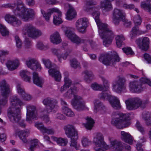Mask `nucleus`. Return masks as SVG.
I'll use <instances>...</instances> for the list:
<instances>
[{"instance_id":"42","label":"nucleus","mask_w":151,"mask_h":151,"mask_svg":"<svg viewBox=\"0 0 151 151\" xmlns=\"http://www.w3.org/2000/svg\"><path fill=\"white\" fill-rule=\"evenodd\" d=\"M101 6L104 8L106 11H109L111 10L112 8V6L109 2L106 1L104 2L101 3Z\"/></svg>"},{"instance_id":"53","label":"nucleus","mask_w":151,"mask_h":151,"mask_svg":"<svg viewBox=\"0 0 151 151\" xmlns=\"http://www.w3.org/2000/svg\"><path fill=\"white\" fill-rule=\"evenodd\" d=\"M35 126L38 129L42 132L45 127L42 122H37L35 123Z\"/></svg>"},{"instance_id":"44","label":"nucleus","mask_w":151,"mask_h":151,"mask_svg":"<svg viewBox=\"0 0 151 151\" xmlns=\"http://www.w3.org/2000/svg\"><path fill=\"white\" fill-rule=\"evenodd\" d=\"M122 7L123 8L127 9H134L138 13L139 12V9L135 8L133 4H123Z\"/></svg>"},{"instance_id":"58","label":"nucleus","mask_w":151,"mask_h":151,"mask_svg":"<svg viewBox=\"0 0 151 151\" xmlns=\"http://www.w3.org/2000/svg\"><path fill=\"white\" fill-rule=\"evenodd\" d=\"M64 82V84L66 86L67 88H69L71 84L72 81L67 76L65 77Z\"/></svg>"},{"instance_id":"61","label":"nucleus","mask_w":151,"mask_h":151,"mask_svg":"<svg viewBox=\"0 0 151 151\" xmlns=\"http://www.w3.org/2000/svg\"><path fill=\"white\" fill-rule=\"evenodd\" d=\"M52 51L53 54L57 56L59 61H60V58H61V56H59L60 55H59V52H60V50L58 49H53L52 50Z\"/></svg>"},{"instance_id":"10","label":"nucleus","mask_w":151,"mask_h":151,"mask_svg":"<svg viewBox=\"0 0 151 151\" xmlns=\"http://www.w3.org/2000/svg\"><path fill=\"white\" fill-rule=\"evenodd\" d=\"M112 91L117 93L126 92L127 86L124 78L119 77L113 81L112 84Z\"/></svg>"},{"instance_id":"62","label":"nucleus","mask_w":151,"mask_h":151,"mask_svg":"<svg viewBox=\"0 0 151 151\" xmlns=\"http://www.w3.org/2000/svg\"><path fill=\"white\" fill-rule=\"evenodd\" d=\"M22 99L24 100L28 101L30 100L31 99V96L30 95L26 93H25V94L23 95L22 97Z\"/></svg>"},{"instance_id":"50","label":"nucleus","mask_w":151,"mask_h":151,"mask_svg":"<svg viewBox=\"0 0 151 151\" xmlns=\"http://www.w3.org/2000/svg\"><path fill=\"white\" fill-rule=\"evenodd\" d=\"M70 64L71 67L75 69L79 66V63L75 59L70 60Z\"/></svg>"},{"instance_id":"28","label":"nucleus","mask_w":151,"mask_h":151,"mask_svg":"<svg viewBox=\"0 0 151 151\" xmlns=\"http://www.w3.org/2000/svg\"><path fill=\"white\" fill-rule=\"evenodd\" d=\"M6 65L9 70H13L18 67L19 61L18 60L13 61H8L6 63Z\"/></svg>"},{"instance_id":"63","label":"nucleus","mask_w":151,"mask_h":151,"mask_svg":"<svg viewBox=\"0 0 151 151\" xmlns=\"http://www.w3.org/2000/svg\"><path fill=\"white\" fill-rule=\"evenodd\" d=\"M144 58L148 63H151V57L149 54H145L144 55Z\"/></svg>"},{"instance_id":"16","label":"nucleus","mask_w":151,"mask_h":151,"mask_svg":"<svg viewBox=\"0 0 151 151\" xmlns=\"http://www.w3.org/2000/svg\"><path fill=\"white\" fill-rule=\"evenodd\" d=\"M81 97L78 95H75L74 97L72 100L71 104L74 108L78 111H81L86 109L84 102L81 101Z\"/></svg>"},{"instance_id":"15","label":"nucleus","mask_w":151,"mask_h":151,"mask_svg":"<svg viewBox=\"0 0 151 151\" xmlns=\"http://www.w3.org/2000/svg\"><path fill=\"white\" fill-rule=\"evenodd\" d=\"M124 11L120 9L115 8L112 12V19L113 22L115 25H118L121 21H124L126 17Z\"/></svg>"},{"instance_id":"26","label":"nucleus","mask_w":151,"mask_h":151,"mask_svg":"<svg viewBox=\"0 0 151 151\" xmlns=\"http://www.w3.org/2000/svg\"><path fill=\"white\" fill-rule=\"evenodd\" d=\"M121 137L122 139L125 142L130 145L132 144V138L131 135L128 133L123 131H121Z\"/></svg>"},{"instance_id":"39","label":"nucleus","mask_w":151,"mask_h":151,"mask_svg":"<svg viewBox=\"0 0 151 151\" xmlns=\"http://www.w3.org/2000/svg\"><path fill=\"white\" fill-rule=\"evenodd\" d=\"M142 117L145 121V123L147 126H150L151 125V123L150 121L151 115L149 112H144L142 114Z\"/></svg>"},{"instance_id":"54","label":"nucleus","mask_w":151,"mask_h":151,"mask_svg":"<svg viewBox=\"0 0 151 151\" xmlns=\"http://www.w3.org/2000/svg\"><path fill=\"white\" fill-rule=\"evenodd\" d=\"M15 40L16 42L17 47L19 48H21L22 46V43L20 39L17 36L15 37Z\"/></svg>"},{"instance_id":"37","label":"nucleus","mask_w":151,"mask_h":151,"mask_svg":"<svg viewBox=\"0 0 151 151\" xmlns=\"http://www.w3.org/2000/svg\"><path fill=\"white\" fill-rule=\"evenodd\" d=\"M8 97L0 96V115L1 113V107L5 106L7 103Z\"/></svg>"},{"instance_id":"18","label":"nucleus","mask_w":151,"mask_h":151,"mask_svg":"<svg viewBox=\"0 0 151 151\" xmlns=\"http://www.w3.org/2000/svg\"><path fill=\"white\" fill-rule=\"evenodd\" d=\"M133 20L135 26L132 28L130 32V36L132 39L134 38L137 35L139 31L138 26L140 25L142 22V19L139 15L135 16L133 18Z\"/></svg>"},{"instance_id":"24","label":"nucleus","mask_w":151,"mask_h":151,"mask_svg":"<svg viewBox=\"0 0 151 151\" xmlns=\"http://www.w3.org/2000/svg\"><path fill=\"white\" fill-rule=\"evenodd\" d=\"M32 75V79L34 84L40 87H42L44 82L43 80L39 76L38 74L37 73L34 72Z\"/></svg>"},{"instance_id":"22","label":"nucleus","mask_w":151,"mask_h":151,"mask_svg":"<svg viewBox=\"0 0 151 151\" xmlns=\"http://www.w3.org/2000/svg\"><path fill=\"white\" fill-rule=\"evenodd\" d=\"M0 90L1 95L8 96L10 92L9 86L4 80H2L0 82Z\"/></svg>"},{"instance_id":"23","label":"nucleus","mask_w":151,"mask_h":151,"mask_svg":"<svg viewBox=\"0 0 151 151\" xmlns=\"http://www.w3.org/2000/svg\"><path fill=\"white\" fill-rule=\"evenodd\" d=\"M48 73L56 81H60L61 78V75L58 70L56 68H52L49 70Z\"/></svg>"},{"instance_id":"6","label":"nucleus","mask_w":151,"mask_h":151,"mask_svg":"<svg viewBox=\"0 0 151 151\" xmlns=\"http://www.w3.org/2000/svg\"><path fill=\"white\" fill-rule=\"evenodd\" d=\"M140 83L137 81H131L129 83V90L132 93H140L146 88V84L151 87V81L146 78H142L140 79Z\"/></svg>"},{"instance_id":"8","label":"nucleus","mask_w":151,"mask_h":151,"mask_svg":"<svg viewBox=\"0 0 151 151\" xmlns=\"http://www.w3.org/2000/svg\"><path fill=\"white\" fill-rule=\"evenodd\" d=\"M64 129L67 137L70 139V146L78 150V148L77 140L78 139V133L77 131L73 126L70 125L65 126Z\"/></svg>"},{"instance_id":"49","label":"nucleus","mask_w":151,"mask_h":151,"mask_svg":"<svg viewBox=\"0 0 151 151\" xmlns=\"http://www.w3.org/2000/svg\"><path fill=\"white\" fill-rule=\"evenodd\" d=\"M9 53V52L7 50H1L0 51V59L2 63H4L5 60L4 59H3V58L8 55Z\"/></svg>"},{"instance_id":"27","label":"nucleus","mask_w":151,"mask_h":151,"mask_svg":"<svg viewBox=\"0 0 151 151\" xmlns=\"http://www.w3.org/2000/svg\"><path fill=\"white\" fill-rule=\"evenodd\" d=\"M82 74L84 75L83 78L86 82L88 83L91 82L93 79V73L91 71L86 70L83 71Z\"/></svg>"},{"instance_id":"19","label":"nucleus","mask_w":151,"mask_h":151,"mask_svg":"<svg viewBox=\"0 0 151 151\" xmlns=\"http://www.w3.org/2000/svg\"><path fill=\"white\" fill-rule=\"evenodd\" d=\"M136 43L142 50L146 51L148 47L150 40L147 37H142L136 40Z\"/></svg>"},{"instance_id":"14","label":"nucleus","mask_w":151,"mask_h":151,"mask_svg":"<svg viewBox=\"0 0 151 151\" xmlns=\"http://www.w3.org/2000/svg\"><path fill=\"white\" fill-rule=\"evenodd\" d=\"M42 103L44 105L46 106L47 113L55 112V109L58 106V101L56 99L50 97H47L43 100Z\"/></svg>"},{"instance_id":"40","label":"nucleus","mask_w":151,"mask_h":151,"mask_svg":"<svg viewBox=\"0 0 151 151\" xmlns=\"http://www.w3.org/2000/svg\"><path fill=\"white\" fill-rule=\"evenodd\" d=\"M62 111L63 113L68 116L72 117L74 115V112L67 106H64L63 107Z\"/></svg>"},{"instance_id":"5","label":"nucleus","mask_w":151,"mask_h":151,"mask_svg":"<svg viewBox=\"0 0 151 151\" xmlns=\"http://www.w3.org/2000/svg\"><path fill=\"white\" fill-rule=\"evenodd\" d=\"M104 85L105 88V91L99 95V97L101 99H107L109 101L111 106L115 109H119L120 108V102L118 99L116 97L111 96L108 91L110 85L108 82L105 80L104 82ZM103 91L104 89L101 85L95 83V90Z\"/></svg>"},{"instance_id":"1","label":"nucleus","mask_w":151,"mask_h":151,"mask_svg":"<svg viewBox=\"0 0 151 151\" xmlns=\"http://www.w3.org/2000/svg\"><path fill=\"white\" fill-rule=\"evenodd\" d=\"M5 8L14 9L13 12L16 16L24 22H28L32 20L35 17V13L31 9H27L21 0H17L12 4H7L2 5Z\"/></svg>"},{"instance_id":"51","label":"nucleus","mask_w":151,"mask_h":151,"mask_svg":"<svg viewBox=\"0 0 151 151\" xmlns=\"http://www.w3.org/2000/svg\"><path fill=\"white\" fill-rule=\"evenodd\" d=\"M38 140L34 139L31 141V145L29 148L30 151H33V149L38 145Z\"/></svg>"},{"instance_id":"34","label":"nucleus","mask_w":151,"mask_h":151,"mask_svg":"<svg viewBox=\"0 0 151 151\" xmlns=\"http://www.w3.org/2000/svg\"><path fill=\"white\" fill-rule=\"evenodd\" d=\"M54 140L56 141L58 144L60 146H65L68 143V140L67 138H63L61 137H54Z\"/></svg>"},{"instance_id":"48","label":"nucleus","mask_w":151,"mask_h":151,"mask_svg":"<svg viewBox=\"0 0 151 151\" xmlns=\"http://www.w3.org/2000/svg\"><path fill=\"white\" fill-rule=\"evenodd\" d=\"M17 87L18 93L21 97L25 94L26 92L24 89L23 88L21 85L19 84L17 85Z\"/></svg>"},{"instance_id":"30","label":"nucleus","mask_w":151,"mask_h":151,"mask_svg":"<svg viewBox=\"0 0 151 151\" xmlns=\"http://www.w3.org/2000/svg\"><path fill=\"white\" fill-rule=\"evenodd\" d=\"M51 42L54 44H58L61 42V39L59 33L56 32L50 36Z\"/></svg>"},{"instance_id":"43","label":"nucleus","mask_w":151,"mask_h":151,"mask_svg":"<svg viewBox=\"0 0 151 151\" xmlns=\"http://www.w3.org/2000/svg\"><path fill=\"white\" fill-rule=\"evenodd\" d=\"M0 32L2 36H6L9 35V32L6 27L3 24H0Z\"/></svg>"},{"instance_id":"4","label":"nucleus","mask_w":151,"mask_h":151,"mask_svg":"<svg viewBox=\"0 0 151 151\" xmlns=\"http://www.w3.org/2000/svg\"><path fill=\"white\" fill-rule=\"evenodd\" d=\"M100 12H95V21L99 29V33L103 39V45L106 47L110 45L114 38V34L106 24L101 23L99 19Z\"/></svg>"},{"instance_id":"64","label":"nucleus","mask_w":151,"mask_h":151,"mask_svg":"<svg viewBox=\"0 0 151 151\" xmlns=\"http://www.w3.org/2000/svg\"><path fill=\"white\" fill-rule=\"evenodd\" d=\"M55 118L60 120H65L66 117L63 114L60 113H57L55 116Z\"/></svg>"},{"instance_id":"38","label":"nucleus","mask_w":151,"mask_h":151,"mask_svg":"<svg viewBox=\"0 0 151 151\" xmlns=\"http://www.w3.org/2000/svg\"><path fill=\"white\" fill-rule=\"evenodd\" d=\"M86 123L84 124L86 128L88 130H91L93 126L94 120L91 118L87 117L86 119Z\"/></svg>"},{"instance_id":"9","label":"nucleus","mask_w":151,"mask_h":151,"mask_svg":"<svg viewBox=\"0 0 151 151\" xmlns=\"http://www.w3.org/2000/svg\"><path fill=\"white\" fill-rule=\"evenodd\" d=\"M99 60L106 65H112L119 62L120 58L116 52L113 51L111 53L101 55L99 58Z\"/></svg>"},{"instance_id":"20","label":"nucleus","mask_w":151,"mask_h":151,"mask_svg":"<svg viewBox=\"0 0 151 151\" xmlns=\"http://www.w3.org/2000/svg\"><path fill=\"white\" fill-rule=\"evenodd\" d=\"M5 20L14 27H18L21 24V21L13 15L6 14L5 16Z\"/></svg>"},{"instance_id":"31","label":"nucleus","mask_w":151,"mask_h":151,"mask_svg":"<svg viewBox=\"0 0 151 151\" xmlns=\"http://www.w3.org/2000/svg\"><path fill=\"white\" fill-rule=\"evenodd\" d=\"M19 136L20 139L22 140L24 143H27V140L26 137L29 134V130L27 129L24 131L22 130L19 131Z\"/></svg>"},{"instance_id":"13","label":"nucleus","mask_w":151,"mask_h":151,"mask_svg":"<svg viewBox=\"0 0 151 151\" xmlns=\"http://www.w3.org/2000/svg\"><path fill=\"white\" fill-rule=\"evenodd\" d=\"M63 30L66 36L72 42L77 45H78L81 43H85L88 41L86 40L79 38L72 31L70 27H64L63 28Z\"/></svg>"},{"instance_id":"35","label":"nucleus","mask_w":151,"mask_h":151,"mask_svg":"<svg viewBox=\"0 0 151 151\" xmlns=\"http://www.w3.org/2000/svg\"><path fill=\"white\" fill-rule=\"evenodd\" d=\"M115 39L116 41V44L118 47H120L122 46L123 41L125 40V37L122 35H117Z\"/></svg>"},{"instance_id":"57","label":"nucleus","mask_w":151,"mask_h":151,"mask_svg":"<svg viewBox=\"0 0 151 151\" xmlns=\"http://www.w3.org/2000/svg\"><path fill=\"white\" fill-rule=\"evenodd\" d=\"M122 50L127 55H132L134 53L130 47L124 48H122Z\"/></svg>"},{"instance_id":"3","label":"nucleus","mask_w":151,"mask_h":151,"mask_svg":"<svg viewBox=\"0 0 151 151\" xmlns=\"http://www.w3.org/2000/svg\"><path fill=\"white\" fill-rule=\"evenodd\" d=\"M109 140L110 143V146L105 142L102 134L100 133H97L96 135V141H95V150L104 151V149H110L111 151H122L123 147L121 142L114 139L111 137L109 138Z\"/></svg>"},{"instance_id":"12","label":"nucleus","mask_w":151,"mask_h":151,"mask_svg":"<svg viewBox=\"0 0 151 151\" xmlns=\"http://www.w3.org/2000/svg\"><path fill=\"white\" fill-rule=\"evenodd\" d=\"M125 102L127 109L129 110L136 109L139 106L144 108L145 106V104L138 97L129 99L126 100Z\"/></svg>"},{"instance_id":"47","label":"nucleus","mask_w":151,"mask_h":151,"mask_svg":"<svg viewBox=\"0 0 151 151\" xmlns=\"http://www.w3.org/2000/svg\"><path fill=\"white\" fill-rule=\"evenodd\" d=\"M36 60L34 58H29L26 61V64L27 66L31 69L34 63H35Z\"/></svg>"},{"instance_id":"60","label":"nucleus","mask_w":151,"mask_h":151,"mask_svg":"<svg viewBox=\"0 0 151 151\" xmlns=\"http://www.w3.org/2000/svg\"><path fill=\"white\" fill-rule=\"evenodd\" d=\"M94 6V1L92 0H87L86 1L84 6Z\"/></svg>"},{"instance_id":"55","label":"nucleus","mask_w":151,"mask_h":151,"mask_svg":"<svg viewBox=\"0 0 151 151\" xmlns=\"http://www.w3.org/2000/svg\"><path fill=\"white\" fill-rule=\"evenodd\" d=\"M43 133H47L48 134H53L54 133V130L52 129L51 128H47L45 127L42 132Z\"/></svg>"},{"instance_id":"52","label":"nucleus","mask_w":151,"mask_h":151,"mask_svg":"<svg viewBox=\"0 0 151 151\" xmlns=\"http://www.w3.org/2000/svg\"><path fill=\"white\" fill-rule=\"evenodd\" d=\"M42 61L45 65V67L49 69L52 67V63L49 59H45L42 58Z\"/></svg>"},{"instance_id":"21","label":"nucleus","mask_w":151,"mask_h":151,"mask_svg":"<svg viewBox=\"0 0 151 151\" xmlns=\"http://www.w3.org/2000/svg\"><path fill=\"white\" fill-rule=\"evenodd\" d=\"M27 117L26 121H30L31 119H32L35 120L37 119L35 111L36 110V108L32 106H28L26 107Z\"/></svg>"},{"instance_id":"7","label":"nucleus","mask_w":151,"mask_h":151,"mask_svg":"<svg viewBox=\"0 0 151 151\" xmlns=\"http://www.w3.org/2000/svg\"><path fill=\"white\" fill-rule=\"evenodd\" d=\"M111 123L119 129L126 127L131 124L129 116L122 113L113 114Z\"/></svg>"},{"instance_id":"59","label":"nucleus","mask_w":151,"mask_h":151,"mask_svg":"<svg viewBox=\"0 0 151 151\" xmlns=\"http://www.w3.org/2000/svg\"><path fill=\"white\" fill-rule=\"evenodd\" d=\"M25 46L26 48H29L31 45V41L27 38H25L24 41Z\"/></svg>"},{"instance_id":"33","label":"nucleus","mask_w":151,"mask_h":151,"mask_svg":"<svg viewBox=\"0 0 151 151\" xmlns=\"http://www.w3.org/2000/svg\"><path fill=\"white\" fill-rule=\"evenodd\" d=\"M77 92V88L75 86L70 88L64 94V96L69 98H71L74 96L76 95L75 94Z\"/></svg>"},{"instance_id":"41","label":"nucleus","mask_w":151,"mask_h":151,"mask_svg":"<svg viewBox=\"0 0 151 151\" xmlns=\"http://www.w3.org/2000/svg\"><path fill=\"white\" fill-rule=\"evenodd\" d=\"M141 6L150 14H151V5L150 4H147L145 2H141Z\"/></svg>"},{"instance_id":"25","label":"nucleus","mask_w":151,"mask_h":151,"mask_svg":"<svg viewBox=\"0 0 151 151\" xmlns=\"http://www.w3.org/2000/svg\"><path fill=\"white\" fill-rule=\"evenodd\" d=\"M58 9L56 8L49 9L47 10V12H46L42 9L41 10V13L43 17L47 22L49 21L51 14L55 12H58Z\"/></svg>"},{"instance_id":"45","label":"nucleus","mask_w":151,"mask_h":151,"mask_svg":"<svg viewBox=\"0 0 151 151\" xmlns=\"http://www.w3.org/2000/svg\"><path fill=\"white\" fill-rule=\"evenodd\" d=\"M84 9L86 12L94 16V6H84Z\"/></svg>"},{"instance_id":"32","label":"nucleus","mask_w":151,"mask_h":151,"mask_svg":"<svg viewBox=\"0 0 151 151\" xmlns=\"http://www.w3.org/2000/svg\"><path fill=\"white\" fill-rule=\"evenodd\" d=\"M21 76L25 81L28 82H30L31 78L29 77L30 73L26 70L21 71L20 73Z\"/></svg>"},{"instance_id":"29","label":"nucleus","mask_w":151,"mask_h":151,"mask_svg":"<svg viewBox=\"0 0 151 151\" xmlns=\"http://www.w3.org/2000/svg\"><path fill=\"white\" fill-rule=\"evenodd\" d=\"M58 12H57V14L54 15L53 22L56 25H59L61 24L63 21L61 19L62 13L58 9Z\"/></svg>"},{"instance_id":"56","label":"nucleus","mask_w":151,"mask_h":151,"mask_svg":"<svg viewBox=\"0 0 151 151\" xmlns=\"http://www.w3.org/2000/svg\"><path fill=\"white\" fill-rule=\"evenodd\" d=\"M82 145L84 147H86L91 144V141H89L88 139L85 137H83L82 140Z\"/></svg>"},{"instance_id":"46","label":"nucleus","mask_w":151,"mask_h":151,"mask_svg":"<svg viewBox=\"0 0 151 151\" xmlns=\"http://www.w3.org/2000/svg\"><path fill=\"white\" fill-rule=\"evenodd\" d=\"M42 69L40 64L36 60L35 63H34L31 69L33 70L40 71Z\"/></svg>"},{"instance_id":"36","label":"nucleus","mask_w":151,"mask_h":151,"mask_svg":"<svg viewBox=\"0 0 151 151\" xmlns=\"http://www.w3.org/2000/svg\"><path fill=\"white\" fill-rule=\"evenodd\" d=\"M76 15L75 10L72 7H70L66 13V18L67 19L70 20L74 18Z\"/></svg>"},{"instance_id":"2","label":"nucleus","mask_w":151,"mask_h":151,"mask_svg":"<svg viewBox=\"0 0 151 151\" xmlns=\"http://www.w3.org/2000/svg\"><path fill=\"white\" fill-rule=\"evenodd\" d=\"M11 106L7 111L8 116L10 121L13 123H17L20 121L19 124L20 127L24 128L26 125L24 120H20V111L21 107L24 105V103L17 96H12L10 99Z\"/></svg>"},{"instance_id":"17","label":"nucleus","mask_w":151,"mask_h":151,"mask_svg":"<svg viewBox=\"0 0 151 151\" xmlns=\"http://www.w3.org/2000/svg\"><path fill=\"white\" fill-rule=\"evenodd\" d=\"M88 23V19L86 17L81 18L78 20L76 23V29L80 32L84 33Z\"/></svg>"},{"instance_id":"11","label":"nucleus","mask_w":151,"mask_h":151,"mask_svg":"<svg viewBox=\"0 0 151 151\" xmlns=\"http://www.w3.org/2000/svg\"><path fill=\"white\" fill-rule=\"evenodd\" d=\"M23 31L24 32V35L27 33L28 36L32 38H36L42 35L41 31L36 28L32 24H27L24 27Z\"/></svg>"}]
</instances>
